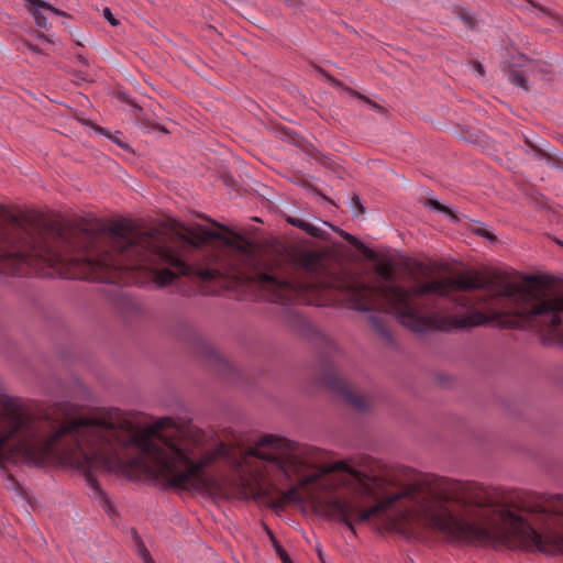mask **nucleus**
I'll return each mask as SVG.
<instances>
[{
	"label": "nucleus",
	"mask_w": 563,
	"mask_h": 563,
	"mask_svg": "<svg viewBox=\"0 0 563 563\" xmlns=\"http://www.w3.org/2000/svg\"><path fill=\"white\" fill-rule=\"evenodd\" d=\"M340 235L346 240L350 244H352L353 246L357 247V249H361L363 247V243L356 239L355 236H353L352 234L347 233V232H344L343 230H340L339 231Z\"/></svg>",
	"instance_id": "14"
},
{
	"label": "nucleus",
	"mask_w": 563,
	"mask_h": 563,
	"mask_svg": "<svg viewBox=\"0 0 563 563\" xmlns=\"http://www.w3.org/2000/svg\"><path fill=\"white\" fill-rule=\"evenodd\" d=\"M157 129L162 132H167L166 129H164L163 126H157Z\"/></svg>",
	"instance_id": "27"
},
{
	"label": "nucleus",
	"mask_w": 563,
	"mask_h": 563,
	"mask_svg": "<svg viewBox=\"0 0 563 563\" xmlns=\"http://www.w3.org/2000/svg\"><path fill=\"white\" fill-rule=\"evenodd\" d=\"M427 206L430 207L431 209H434L437 211H440V212H443V213H446L448 216H450L454 221H457V218L456 216L445 206H443L442 203H440L438 200H433V199H429L427 201Z\"/></svg>",
	"instance_id": "10"
},
{
	"label": "nucleus",
	"mask_w": 563,
	"mask_h": 563,
	"mask_svg": "<svg viewBox=\"0 0 563 563\" xmlns=\"http://www.w3.org/2000/svg\"><path fill=\"white\" fill-rule=\"evenodd\" d=\"M526 144L532 150L534 151V147H538L536 144H533L529 139H526L525 140Z\"/></svg>",
	"instance_id": "24"
},
{
	"label": "nucleus",
	"mask_w": 563,
	"mask_h": 563,
	"mask_svg": "<svg viewBox=\"0 0 563 563\" xmlns=\"http://www.w3.org/2000/svg\"><path fill=\"white\" fill-rule=\"evenodd\" d=\"M147 563H154V562H153V559L148 558V559H147Z\"/></svg>",
	"instance_id": "28"
},
{
	"label": "nucleus",
	"mask_w": 563,
	"mask_h": 563,
	"mask_svg": "<svg viewBox=\"0 0 563 563\" xmlns=\"http://www.w3.org/2000/svg\"><path fill=\"white\" fill-rule=\"evenodd\" d=\"M534 153L539 159H547L549 163L552 162L551 155L549 153H547L545 151H543L542 148L534 147Z\"/></svg>",
	"instance_id": "18"
},
{
	"label": "nucleus",
	"mask_w": 563,
	"mask_h": 563,
	"mask_svg": "<svg viewBox=\"0 0 563 563\" xmlns=\"http://www.w3.org/2000/svg\"><path fill=\"white\" fill-rule=\"evenodd\" d=\"M274 547H275L277 554L282 559L283 563H292V561L290 560L287 552L284 550V548L279 543H277L276 540H274Z\"/></svg>",
	"instance_id": "15"
},
{
	"label": "nucleus",
	"mask_w": 563,
	"mask_h": 563,
	"mask_svg": "<svg viewBox=\"0 0 563 563\" xmlns=\"http://www.w3.org/2000/svg\"><path fill=\"white\" fill-rule=\"evenodd\" d=\"M283 498H284V500L298 501L299 500L298 489L296 487H291V488L287 489L283 494Z\"/></svg>",
	"instance_id": "16"
},
{
	"label": "nucleus",
	"mask_w": 563,
	"mask_h": 563,
	"mask_svg": "<svg viewBox=\"0 0 563 563\" xmlns=\"http://www.w3.org/2000/svg\"><path fill=\"white\" fill-rule=\"evenodd\" d=\"M322 75L324 76V78L333 86H336V87H342V82L338 79H335L334 77H332L331 75L322 71Z\"/></svg>",
	"instance_id": "20"
},
{
	"label": "nucleus",
	"mask_w": 563,
	"mask_h": 563,
	"mask_svg": "<svg viewBox=\"0 0 563 563\" xmlns=\"http://www.w3.org/2000/svg\"><path fill=\"white\" fill-rule=\"evenodd\" d=\"M287 5L296 8L300 1L299 0H283Z\"/></svg>",
	"instance_id": "22"
},
{
	"label": "nucleus",
	"mask_w": 563,
	"mask_h": 563,
	"mask_svg": "<svg viewBox=\"0 0 563 563\" xmlns=\"http://www.w3.org/2000/svg\"><path fill=\"white\" fill-rule=\"evenodd\" d=\"M27 48L34 53H41V49L38 46L34 45V44H31V43H27L26 44Z\"/></svg>",
	"instance_id": "23"
},
{
	"label": "nucleus",
	"mask_w": 563,
	"mask_h": 563,
	"mask_svg": "<svg viewBox=\"0 0 563 563\" xmlns=\"http://www.w3.org/2000/svg\"><path fill=\"white\" fill-rule=\"evenodd\" d=\"M286 221L289 224H291V225H294L296 228H299L302 231L307 232L311 236L319 238V239L323 236V231L320 228H318V227H316V225H313V224H311V223H309V222H307V221H305L302 219L294 218V217H287Z\"/></svg>",
	"instance_id": "7"
},
{
	"label": "nucleus",
	"mask_w": 563,
	"mask_h": 563,
	"mask_svg": "<svg viewBox=\"0 0 563 563\" xmlns=\"http://www.w3.org/2000/svg\"><path fill=\"white\" fill-rule=\"evenodd\" d=\"M102 14L112 26H117L119 24V21L113 16L109 8H104Z\"/></svg>",
	"instance_id": "17"
},
{
	"label": "nucleus",
	"mask_w": 563,
	"mask_h": 563,
	"mask_svg": "<svg viewBox=\"0 0 563 563\" xmlns=\"http://www.w3.org/2000/svg\"><path fill=\"white\" fill-rule=\"evenodd\" d=\"M7 482H8V484H7L8 489L14 490L18 495L23 496L22 486L12 475L7 476Z\"/></svg>",
	"instance_id": "11"
},
{
	"label": "nucleus",
	"mask_w": 563,
	"mask_h": 563,
	"mask_svg": "<svg viewBox=\"0 0 563 563\" xmlns=\"http://www.w3.org/2000/svg\"><path fill=\"white\" fill-rule=\"evenodd\" d=\"M38 37L40 38H45V35L44 34H40Z\"/></svg>",
	"instance_id": "29"
},
{
	"label": "nucleus",
	"mask_w": 563,
	"mask_h": 563,
	"mask_svg": "<svg viewBox=\"0 0 563 563\" xmlns=\"http://www.w3.org/2000/svg\"><path fill=\"white\" fill-rule=\"evenodd\" d=\"M472 231L476 235L485 238V239H487L488 241H490L493 243L497 242V238L492 232H489L488 230H486L484 228H473Z\"/></svg>",
	"instance_id": "13"
},
{
	"label": "nucleus",
	"mask_w": 563,
	"mask_h": 563,
	"mask_svg": "<svg viewBox=\"0 0 563 563\" xmlns=\"http://www.w3.org/2000/svg\"><path fill=\"white\" fill-rule=\"evenodd\" d=\"M510 81H511L514 85H516V86H518V87H520V88H522V89H525V90H528L527 79H526L521 74H519V73H512V74L510 75Z\"/></svg>",
	"instance_id": "12"
},
{
	"label": "nucleus",
	"mask_w": 563,
	"mask_h": 563,
	"mask_svg": "<svg viewBox=\"0 0 563 563\" xmlns=\"http://www.w3.org/2000/svg\"><path fill=\"white\" fill-rule=\"evenodd\" d=\"M474 69L481 75H484V67L478 62L473 63Z\"/></svg>",
	"instance_id": "21"
},
{
	"label": "nucleus",
	"mask_w": 563,
	"mask_h": 563,
	"mask_svg": "<svg viewBox=\"0 0 563 563\" xmlns=\"http://www.w3.org/2000/svg\"><path fill=\"white\" fill-rule=\"evenodd\" d=\"M323 384L340 394L343 399L357 411H367L372 406V398L356 393L352 386L334 368H328L323 375Z\"/></svg>",
	"instance_id": "2"
},
{
	"label": "nucleus",
	"mask_w": 563,
	"mask_h": 563,
	"mask_svg": "<svg viewBox=\"0 0 563 563\" xmlns=\"http://www.w3.org/2000/svg\"><path fill=\"white\" fill-rule=\"evenodd\" d=\"M78 59H79V62H80V63H82L84 65H87V64H88L87 59H86L82 55H78Z\"/></svg>",
	"instance_id": "25"
},
{
	"label": "nucleus",
	"mask_w": 563,
	"mask_h": 563,
	"mask_svg": "<svg viewBox=\"0 0 563 563\" xmlns=\"http://www.w3.org/2000/svg\"><path fill=\"white\" fill-rule=\"evenodd\" d=\"M455 13L468 29L473 30L476 27L477 19L473 14H471L466 9L457 8L455 10Z\"/></svg>",
	"instance_id": "8"
},
{
	"label": "nucleus",
	"mask_w": 563,
	"mask_h": 563,
	"mask_svg": "<svg viewBox=\"0 0 563 563\" xmlns=\"http://www.w3.org/2000/svg\"><path fill=\"white\" fill-rule=\"evenodd\" d=\"M189 233L200 243H205L209 240H224L221 233L201 225L192 229Z\"/></svg>",
	"instance_id": "6"
},
{
	"label": "nucleus",
	"mask_w": 563,
	"mask_h": 563,
	"mask_svg": "<svg viewBox=\"0 0 563 563\" xmlns=\"http://www.w3.org/2000/svg\"><path fill=\"white\" fill-rule=\"evenodd\" d=\"M352 207L355 208L358 213H364L365 209L361 202V199L357 195H353L352 197Z\"/></svg>",
	"instance_id": "19"
},
{
	"label": "nucleus",
	"mask_w": 563,
	"mask_h": 563,
	"mask_svg": "<svg viewBox=\"0 0 563 563\" xmlns=\"http://www.w3.org/2000/svg\"><path fill=\"white\" fill-rule=\"evenodd\" d=\"M283 323L290 330L302 336H309L314 332L312 323L302 314L300 310L288 309L284 312Z\"/></svg>",
	"instance_id": "3"
},
{
	"label": "nucleus",
	"mask_w": 563,
	"mask_h": 563,
	"mask_svg": "<svg viewBox=\"0 0 563 563\" xmlns=\"http://www.w3.org/2000/svg\"><path fill=\"white\" fill-rule=\"evenodd\" d=\"M27 11L33 15L38 27L48 29L47 19L43 15L42 10L49 11L56 15L66 16L67 13L62 11L44 0H24Z\"/></svg>",
	"instance_id": "4"
},
{
	"label": "nucleus",
	"mask_w": 563,
	"mask_h": 563,
	"mask_svg": "<svg viewBox=\"0 0 563 563\" xmlns=\"http://www.w3.org/2000/svg\"><path fill=\"white\" fill-rule=\"evenodd\" d=\"M350 93L353 96V97H356L357 99L364 101L365 103H367L373 110L377 111V112H380V113H384L385 112V109L379 106L377 102H375L374 100H371L368 97L353 90V89H349Z\"/></svg>",
	"instance_id": "9"
},
{
	"label": "nucleus",
	"mask_w": 563,
	"mask_h": 563,
	"mask_svg": "<svg viewBox=\"0 0 563 563\" xmlns=\"http://www.w3.org/2000/svg\"><path fill=\"white\" fill-rule=\"evenodd\" d=\"M173 332L179 340L188 344L199 356L205 358L219 374L231 376L235 373V368L228 357L190 322L179 321L175 324Z\"/></svg>",
	"instance_id": "1"
},
{
	"label": "nucleus",
	"mask_w": 563,
	"mask_h": 563,
	"mask_svg": "<svg viewBox=\"0 0 563 563\" xmlns=\"http://www.w3.org/2000/svg\"><path fill=\"white\" fill-rule=\"evenodd\" d=\"M318 555H319L320 560L323 561V556H322L321 550H318Z\"/></svg>",
	"instance_id": "26"
},
{
	"label": "nucleus",
	"mask_w": 563,
	"mask_h": 563,
	"mask_svg": "<svg viewBox=\"0 0 563 563\" xmlns=\"http://www.w3.org/2000/svg\"><path fill=\"white\" fill-rule=\"evenodd\" d=\"M368 322L374 329V331L387 343L393 342V335L388 328L385 324V320L383 317L378 314H369Z\"/></svg>",
	"instance_id": "5"
}]
</instances>
